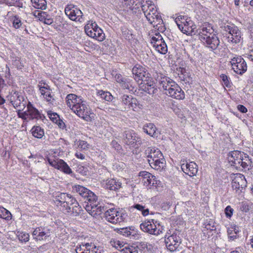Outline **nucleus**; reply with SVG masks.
<instances>
[{"label": "nucleus", "instance_id": "obj_37", "mask_svg": "<svg viewBox=\"0 0 253 253\" xmlns=\"http://www.w3.org/2000/svg\"><path fill=\"white\" fill-rule=\"evenodd\" d=\"M251 161L248 156H243L240 161L239 168L241 166L244 169H249V167L251 165Z\"/></svg>", "mask_w": 253, "mask_h": 253}, {"label": "nucleus", "instance_id": "obj_15", "mask_svg": "<svg viewBox=\"0 0 253 253\" xmlns=\"http://www.w3.org/2000/svg\"><path fill=\"white\" fill-rule=\"evenodd\" d=\"M164 242L167 249L170 252L175 251L180 244V238L176 234H173L171 235L165 237Z\"/></svg>", "mask_w": 253, "mask_h": 253}, {"label": "nucleus", "instance_id": "obj_7", "mask_svg": "<svg viewBox=\"0 0 253 253\" xmlns=\"http://www.w3.org/2000/svg\"><path fill=\"white\" fill-rule=\"evenodd\" d=\"M123 140L125 144L132 147H137L142 144L141 139L132 130H127L124 132Z\"/></svg>", "mask_w": 253, "mask_h": 253}, {"label": "nucleus", "instance_id": "obj_31", "mask_svg": "<svg viewBox=\"0 0 253 253\" xmlns=\"http://www.w3.org/2000/svg\"><path fill=\"white\" fill-rule=\"evenodd\" d=\"M121 186V183L114 178L107 179L106 182L105 187L111 190H116Z\"/></svg>", "mask_w": 253, "mask_h": 253}, {"label": "nucleus", "instance_id": "obj_19", "mask_svg": "<svg viewBox=\"0 0 253 253\" xmlns=\"http://www.w3.org/2000/svg\"><path fill=\"white\" fill-rule=\"evenodd\" d=\"M122 103L125 106L126 109H132L134 111L137 108V100L131 95L124 94L121 97Z\"/></svg>", "mask_w": 253, "mask_h": 253}, {"label": "nucleus", "instance_id": "obj_40", "mask_svg": "<svg viewBox=\"0 0 253 253\" xmlns=\"http://www.w3.org/2000/svg\"><path fill=\"white\" fill-rule=\"evenodd\" d=\"M98 94L103 99L106 101H110L112 100L113 96L108 91H104L103 90H99L98 91Z\"/></svg>", "mask_w": 253, "mask_h": 253}, {"label": "nucleus", "instance_id": "obj_48", "mask_svg": "<svg viewBox=\"0 0 253 253\" xmlns=\"http://www.w3.org/2000/svg\"><path fill=\"white\" fill-rule=\"evenodd\" d=\"M23 110V109L19 108V109L18 110V112H17L18 116L19 118H22V119H23L25 121H27V120L28 119V117L27 110L23 112H21V111Z\"/></svg>", "mask_w": 253, "mask_h": 253}, {"label": "nucleus", "instance_id": "obj_21", "mask_svg": "<svg viewBox=\"0 0 253 253\" xmlns=\"http://www.w3.org/2000/svg\"><path fill=\"white\" fill-rule=\"evenodd\" d=\"M181 168L185 174L191 177L196 175L198 170V166L194 162H190L186 164H183Z\"/></svg>", "mask_w": 253, "mask_h": 253}, {"label": "nucleus", "instance_id": "obj_60", "mask_svg": "<svg viewBox=\"0 0 253 253\" xmlns=\"http://www.w3.org/2000/svg\"><path fill=\"white\" fill-rule=\"evenodd\" d=\"M111 145L116 150H119L121 147L120 144L115 140L112 141Z\"/></svg>", "mask_w": 253, "mask_h": 253}, {"label": "nucleus", "instance_id": "obj_34", "mask_svg": "<svg viewBox=\"0 0 253 253\" xmlns=\"http://www.w3.org/2000/svg\"><path fill=\"white\" fill-rule=\"evenodd\" d=\"M120 233L126 237H130L134 236L136 234V231L134 227H129L120 229Z\"/></svg>", "mask_w": 253, "mask_h": 253}, {"label": "nucleus", "instance_id": "obj_42", "mask_svg": "<svg viewBox=\"0 0 253 253\" xmlns=\"http://www.w3.org/2000/svg\"><path fill=\"white\" fill-rule=\"evenodd\" d=\"M131 208H134L138 211H141L142 214L143 216H146L149 214L148 209H145V207L140 204H135L133 206L131 207Z\"/></svg>", "mask_w": 253, "mask_h": 253}, {"label": "nucleus", "instance_id": "obj_12", "mask_svg": "<svg viewBox=\"0 0 253 253\" xmlns=\"http://www.w3.org/2000/svg\"><path fill=\"white\" fill-rule=\"evenodd\" d=\"M73 190L89 203L96 199V195L90 190L80 185H75Z\"/></svg>", "mask_w": 253, "mask_h": 253}, {"label": "nucleus", "instance_id": "obj_10", "mask_svg": "<svg viewBox=\"0 0 253 253\" xmlns=\"http://www.w3.org/2000/svg\"><path fill=\"white\" fill-rule=\"evenodd\" d=\"M232 68L237 74L242 75L247 69L245 60L241 56H237L231 59L230 61Z\"/></svg>", "mask_w": 253, "mask_h": 253}, {"label": "nucleus", "instance_id": "obj_2", "mask_svg": "<svg viewBox=\"0 0 253 253\" xmlns=\"http://www.w3.org/2000/svg\"><path fill=\"white\" fill-rule=\"evenodd\" d=\"M159 89L163 91L164 94L176 99H183L185 97L184 91L179 86L167 77L161 76Z\"/></svg>", "mask_w": 253, "mask_h": 253}, {"label": "nucleus", "instance_id": "obj_5", "mask_svg": "<svg viewBox=\"0 0 253 253\" xmlns=\"http://www.w3.org/2000/svg\"><path fill=\"white\" fill-rule=\"evenodd\" d=\"M224 28V30L227 32V34H226V38L228 42L237 44L240 42L242 39V35L237 27L233 25H227Z\"/></svg>", "mask_w": 253, "mask_h": 253}, {"label": "nucleus", "instance_id": "obj_9", "mask_svg": "<svg viewBox=\"0 0 253 253\" xmlns=\"http://www.w3.org/2000/svg\"><path fill=\"white\" fill-rule=\"evenodd\" d=\"M64 11L70 20L80 22L84 21L83 12L76 5L72 4H68L65 7Z\"/></svg>", "mask_w": 253, "mask_h": 253}, {"label": "nucleus", "instance_id": "obj_29", "mask_svg": "<svg viewBox=\"0 0 253 253\" xmlns=\"http://www.w3.org/2000/svg\"><path fill=\"white\" fill-rule=\"evenodd\" d=\"M69 208L70 211H64L68 214H70L73 216H77L79 215L81 211H82L81 207L79 205V203L75 198V201H72L69 204Z\"/></svg>", "mask_w": 253, "mask_h": 253}, {"label": "nucleus", "instance_id": "obj_20", "mask_svg": "<svg viewBox=\"0 0 253 253\" xmlns=\"http://www.w3.org/2000/svg\"><path fill=\"white\" fill-rule=\"evenodd\" d=\"M203 44L210 50L214 51L217 49L219 45L220 41L216 35L210 37L205 40V41H201Z\"/></svg>", "mask_w": 253, "mask_h": 253}, {"label": "nucleus", "instance_id": "obj_23", "mask_svg": "<svg viewBox=\"0 0 253 253\" xmlns=\"http://www.w3.org/2000/svg\"><path fill=\"white\" fill-rule=\"evenodd\" d=\"M27 112L28 119H42L43 115L40 113L38 109L35 108L31 102L27 105Z\"/></svg>", "mask_w": 253, "mask_h": 253}, {"label": "nucleus", "instance_id": "obj_28", "mask_svg": "<svg viewBox=\"0 0 253 253\" xmlns=\"http://www.w3.org/2000/svg\"><path fill=\"white\" fill-rule=\"evenodd\" d=\"M91 211L92 212H95L94 214H100L103 211L105 212L104 206L98 201L97 197L96 196V199L94 201H90L89 203Z\"/></svg>", "mask_w": 253, "mask_h": 253}, {"label": "nucleus", "instance_id": "obj_55", "mask_svg": "<svg viewBox=\"0 0 253 253\" xmlns=\"http://www.w3.org/2000/svg\"><path fill=\"white\" fill-rule=\"evenodd\" d=\"M125 253H138L137 249L134 247H130L125 249Z\"/></svg>", "mask_w": 253, "mask_h": 253}, {"label": "nucleus", "instance_id": "obj_53", "mask_svg": "<svg viewBox=\"0 0 253 253\" xmlns=\"http://www.w3.org/2000/svg\"><path fill=\"white\" fill-rule=\"evenodd\" d=\"M18 238L20 241L26 242L29 240V235L27 233H21L18 235Z\"/></svg>", "mask_w": 253, "mask_h": 253}, {"label": "nucleus", "instance_id": "obj_54", "mask_svg": "<svg viewBox=\"0 0 253 253\" xmlns=\"http://www.w3.org/2000/svg\"><path fill=\"white\" fill-rule=\"evenodd\" d=\"M10 6H15L18 7H23V3L21 0H11Z\"/></svg>", "mask_w": 253, "mask_h": 253}, {"label": "nucleus", "instance_id": "obj_11", "mask_svg": "<svg viewBox=\"0 0 253 253\" xmlns=\"http://www.w3.org/2000/svg\"><path fill=\"white\" fill-rule=\"evenodd\" d=\"M232 177V187L236 193H240L247 186V181L244 175L240 173L234 174Z\"/></svg>", "mask_w": 253, "mask_h": 253}, {"label": "nucleus", "instance_id": "obj_51", "mask_svg": "<svg viewBox=\"0 0 253 253\" xmlns=\"http://www.w3.org/2000/svg\"><path fill=\"white\" fill-rule=\"evenodd\" d=\"M233 209L230 206H228L225 209L224 211L226 216L227 218H230L233 215Z\"/></svg>", "mask_w": 253, "mask_h": 253}, {"label": "nucleus", "instance_id": "obj_22", "mask_svg": "<svg viewBox=\"0 0 253 253\" xmlns=\"http://www.w3.org/2000/svg\"><path fill=\"white\" fill-rule=\"evenodd\" d=\"M243 157V154L240 151H233L229 153L228 160L231 166L238 168L240 164V161Z\"/></svg>", "mask_w": 253, "mask_h": 253}, {"label": "nucleus", "instance_id": "obj_41", "mask_svg": "<svg viewBox=\"0 0 253 253\" xmlns=\"http://www.w3.org/2000/svg\"><path fill=\"white\" fill-rule=\"evenodd\" d=\"M160 41L161 42L159 43V47H160V49H159V53L162 54H165L168 52L167 45L162 37L161 39H159V42Z\"/></svg>", "mask_w": 253, "mask_h": 253}, {"label": "nucleus", "instance_id": "obj_35", "mask_svg": "<svg viewBox=\"0 0 253 253\" xmlns=\"http://www.w3.org/2000/svg\"><path fill=\"white\" fill-rule=\"evenodd\" d=\"M33 135L37 138H41L44 135V130L39 126H34L32 130Z\"/></svg>", "mask_w": 253, "mask_h": 253}, {"label": "nucleus", "instance_id": "obj_14", "mask_svg": "<svg viewBox=\"0 0 253 253\" xmlns=\"http://www.w3.org/2000/svg\"><path fill=\"white\" fill-rule=\"evenodd\" d=\"M47 161L50 166L65 173L70 174L72 172L71 169L67 163L61 159H56L55 160L47 158Z\"/></svg>", "mask_w": 253, "mask_h": 253}, {"label": "nucleus", "instance_id": "obj_38", "mask_svg": "<svg viewBox=\"0 0 253 253\" xmlns=\"http://www.w3.org/2000/svg\"><path fill=\"white\" fill-rule=\"evenodd\" d=\"M0 218L9 220L11 218V213L5 208L0 207Z\"/></svg>", "mask_w": 253, "mask_h": 253}, {"label": "nucleus", "instance_id": "obj_36", "mask_svg": "<svg viewBox=\"0 0 253 253\" xmlns=\"http://www.w3.org/2000/svg\"><path fill=\"white\" fill-rule=\"evenodd\" d=\"M33 6L37 9H45L46 7L45 0H31Z\"/></svg>", "mask_w": 253, "mask_h": 253}, {"label": "nucleus", "instance_id": "obj_1", "mask_svg": "<svg viewBox=\"0 0 253 253\" xmlns=\"http://www.w3.org/2000/svg\"><path fill=\"white\" fill-rule=\"evenodd\" d=\"M67 106L79 117L87 122L94 119L95 114L91 111L85 101L81 96L75 94H69L66 97Z\"/></svg>", "mask_w": 253, "mask_h": 253}, {"label": "nucleus", "instance_id": "obj_44", "mask_svg": "<svg viewBox=\"0 0 253 253\" xmlns=\"http://www.w3.org/2000/svg\"><path fill=\"white\" fill-rule=\"evenodd\" d=\"M228 237L230 240L233 241L237 238V231L235 230V229L231 228L228 229Z\"/></svg>", "mask_w": 253, "mask_h": 253}, {"label": "nucleus", "instance_id": "obj_45", "mask_svg": "<svg viewBox=\"0 0 253 253\" xmlns=\"http://www.w3.org/2000/svg\"><path fill=\"white\" fill-rule=\"evenodd\" d=\"M121 86L124 89H130L132 84L130 82V80L125 78L124 80L120 84Z\"/></svg>", "mask_w": 253, "mask_h": 253}, {"label": "nucleus", "instance_id": "obj_50", "mask_svg": "<svg viewBox=\"0 0 253 253\" xmlns=\"http://www.w3.org/2000/svg\"><path fill=\"white\" fill-rule=\"evenodd\" d=\"M48 115L50 120L54 123H57V121H58L60 118L59 115L55 113L49 112L48 113Z\"/></svg>", "mask_w": 253, "mask_h": 253}, {"label": "nucleus", "instance_id": "obj_18", "mask_svg": "<svg viewBox=\"0 0 253 253\" xmlns=\"http://www.w3.org/2000/svg\"><path fill=\"white\" fill-rule=\"evenodd\" d=\"M215 35L212 26L210 24H205L200 29L199 33V40L200 41H205L206 37L208 38Z\"/></svg>", "mask_w": 253, "mask_h": 253}, {"label": "nucleus", "instance_id": "obj_59", "mask_svg": "<svg viewBox=\"0 0 253 253\" xmlns=\"http://www.w3.org/2000/svg\"><path fill=\"white\" fill-rule=\"evenodd\" d=\"M141 6H150V5H152V2L150 0H141L140 1Z\"/></svg>", "mask_w": 253, "mask_h": 253}, {"label": "nucleus", "instance_id": "obj_33", "mask_svg": "<svg viewBox=\"0 0 253 253\" xmlns=\"http://www.w3.org/2000/svg\"><path fill=\"white\" fill-rule=\"evenodd\" d=\"M143 129L148 135L155 137L156 135V127L154 124L150 123L143 126Z\"/></svg>", "mask_w": 253, "mask_h": 253}, {"label": "nucleus", "instance_id": "obj_13", "mask_svg": "<svg viewBox=\"0 0 253 253\" xmlns=\"http://www.w3.org/2000/svg\"><path fill=\"white\" fill-rule=\"evenodd\" d=\"M8 100L15 109H24L26 106V101L23 96L17 92H11L8 97Z\"/></svg>", "mask_w": 253, "mask_h": 253}, {"label": "nucleus", "instance_id": "obj_17", "mask_svg": "<svg viewBox=\"0 0 253 253\" xmlns=\"http://www.w3.org/2000/svg\"><path fill=\"white\" fill-rule=\"evenodd\" d=\"M154 221V219H152L142 223L140 225L141 229L144 232L150 234L158 235V230Z\"/></svg>", "mask_w": 253, "mask_h": 253}, {"label": "nucleus", "instance_id": "obj_58", "mask_svg": "<svg viewBox=\"0 0 253 253\" xmlns=\"http://www.w3.org/2000/svg\"><path fill=\"white\" fill-rule=\"evenodd\" d=\"M154 5H150V6H142L141 8L143 12L144 13L145 15L148 13V11H149L150 9L154 7Z\"/></svg>", "mask_w": 253, "mask_h": 253}, {"label": "nucleus", "instance_id": "obj_62", "mask_svg": "<svg viewBox=\"0 0 253 253\" xmlns=\"http://www.w3.org/2000/svg\"><path fill=\"white\" fill-rule=\"evenodd\" d=\"M238 110L241 113H245L247 112V109L244 105H239L237 106Z\"/></svg>", "mask_w": 253, "mask_h": 253}, {"label": "nucleus", "instance_id": "obj_61", "mask_svg": "<svg viewBox=\"0 0 253 253\" xmlns=\"http://www.w3.org/2000/svg\"><path fill=\"white\" fill-rule=\"evenodd\" d=\"M55 124H56L59 126V127L61 129H64L65 127V123L60 118L59 120H58V121H57V123H55Z\"/></svg>", "mask_w": 253, "mask_h": 253}, {"label": "nucleus", "instance_id": "obj_32", "mask_svg": "<svg viewBox=\"0 0 253 253\" xmlns=\"http://www.w3.org/2000/svg\"><path fill=\"white\" fill-rule=\"evenodd\" d=\"M92 243H86L82 245H78L76 248L77 253H91L90 249L92 247Z\"/></svg>", "mask_w": 253, "mask_h": 253}, {"label": "nucleus", "instance_id": "obj_30", "mask_svg": "<svg viewBox=\"0 0 253 253\" xmlns=\"http://www.w3.org/2000/svg\"><path fill=\"white\" fill-rule=\"evenodd\" d=\"M150 152V153L148 155V162L152 168L156 169V167L158 166V157L157 156L158 152H157L155 148H151Z\"/></svg>", "mask_w": 253, "mask_h": 253}, {"label": "nucleus", "instance_id": "obj_49", "mask_svg": "<svg viewBox=\"0 0 253 253\" xmlns=\"http://www.w3.org/2000/svg\"><path fill=\"white\" fill-rule=\"evenodd\" d=\"M21 21L18 16H15L13 21V26L15 29H18L21 26Z\"/></svg>", "mask_w": 253, "mask_h": 253}, {"label": "nucleus", "instance_id": "obj_26", "mask_svg": "<svg viewBox=\"0 0 253 253\" xmlns=\"http://www.w3.org/2000/svg\"><path fill=\"white\" fill-rule=\"evenodd\" d=\"M33 235L34 236V238L37 240H42L50 236V232L49 230L47 229L38 227L34 230Z\"/></svg>", "mask_w": 253, "mask_h": 253}, {"label": "nucleus", "instance_id": "obj_64", "mask_svg": "<svg viewBox=\"0 0 253 253\" xmlns=\"http://www.w3.org/2000/svg\"><path fill=\"white\" fill-rule=\"evenodd\" d=\"M92 247H91L90 249V253H100V252H99L97 251V249H96V247L92 243Z\"/></svg>", "mask_w": 253, "mask_h": 253}, {"label": "nucleus", "instance_id": "obj_63", "mask_svg": "<svg viewBox=\"0 0 253 253\" xmlns=\"http://www.w3.org/2000/svg\"><path fill=\"white\" fill-rule=\"evenodd\" d=\"M115 79L117 82L120 84L124 80V78H123L121 75L120 74H117L115 77Z\"/></svg>", "mask_w": 253, "mask_h": 253}, {"label": "nucleus", "instance_id": "obj_56", "mask_svg": "<svg viewBox=\"0 0 253 253\" xmlns=\"http://www.w3.org/2000/svg\"><path fill=\"white\" fill-rule=\"evenodd\" d=\"M171 204L170 202H164L161 204V208L164 211H167L169 209Z\"/></svg>", "mask_w": 253, "mask_h": 253}, {"label": "nucleus", "instance_id": "obj_39", "mask_svg": "<svg viewBox=\"0 0 253 253\" xmlns=\"http://www.w3.org/2000/svg\"><path fill=\"white\" fill-rule=\"evenodd\" d=\"M38 87L39 88L40 93L42 96L45 94L48 89H50L49 86L42 81H41L39 83Z\"/></svg>", "mask_w": 253, "mask_h": 253}, {"label": "nucleus", "instance_id": "obj_52", "mask_svg": "<svg viewBox=\"0 0 253 253\" xmlns=\"http://www.w3.org/2000/svg\"><path fill=\"white\" fill-rule=\"evenodd\" d=\"M220 78H221L222 83L224 85H225L227 87H229L230 86V82L228 80V77L226 75H225L224 74H222L220 76Z\"/></svg>", "mask_w": 253, "mask_h": 253}, {"label": "nucleus", "instance_id": "obj_4", "mask_svg": "<svg viewBox=\"0 0 253 253\" xmlns=\"http://www.w3.org/2000/svg\"><path fill=\"white\" fill-rule=\"evenodd\" d=\"M54 203L57 207H60V210L64 211H69V204L75 201V198L70 194L65 193H58L54 199Z\"/></svg>", "mask_w": 253, "mask_h": 253}, {"label": "nucleus", "instance_id": "obj_47", "mask_svg": "<svg viewBox=\"0 0 253 253\" xmlns=\"http://www.w3.org/2000/svg\"><path fill=\"white\" fill-rule=\"evenodd\" d=\"M78 148L81 150H86L89 148V145L87 142L80 140L78 142Z\"/></svg>", "mask_w": 253, "mask_h": 253}, {"label": "nucleus", "instance_id": "obj_46", "mask_svg": "<svg viewBox=\"0 0 253 253\" xmlns=\"http://www.w3.org/2000/svg\"><path fill=\"white\" fill-rule=\"evenodd\" d=\"M166 165V161L164 159L163 154L159 151V169L162 168V169H165Z\"/></svg>", "mask_w": 253, "mask_h": 253}, {"label": "nucleus", "instance_id": "obj_57", "mask_svg": "<svg viewBox=\"0 0 253 253\" xmlns=\"http://www.w3.org/2000/svg\"><path fill=\"white\" fill-rule=\"evenodd\" d=\"M158 41V39L155 37H152L151 38V43L153 44V46L155 48L156 51H158V44H157L156 42Z\"/></svg>", "mask_w": 253, "mask_h": 253}, {"label": "nucleus", "instance_id": "obj_43", "mask_svg": "<svg viewBox=\"0 0 253 253\" xmlns=\"http://www.w3.org/2000/svg\"><path fill=\"white\" fill-rule=\"evenodd\" d=\"M51 90L50 88L43 95V98L46 100L47 102L49 103L52 104L54 101L53 96L51 95Z\"/></svg>", "mask_w": 253, "mask_h": 253}, {"label": "nucleus", "instance_id": "obj_8", "mask_svg": "<svg viewBox=\"0 0 253 253\" xmlns=\"http://www.w3.org/2000/svg\"><path fill=\"white\" fill-rule=\"evenodd\" d=\"M126 216L125 213H121L114 208L110 209L105 211L104 217L106 220L113 224L123 222Z\"/></svg>", "mask_w": 253, "mask_h": 253}, {"label": "nucleus", "instance_id": "obj_24", "mask_svg": "<svg viewBox=\"0 0 253 253\" xmlns=\"http://www.w3.org/2000/svg\"><path fill=\"white\" fill-rule=\"evenodd\" d=\"M132 72L135 76V80L137 78L138 80L141 81L143 79L145 80V78L149 75L146 69L139 65L134 66L132 69Z\"/></svg>", "mask_w": 253, "mask_h": 253}, {"label": "nucleus", "instance_id": "obj_16", "mask_svg": "<svg viewBox=\"0 0 253 253\" xmlns=\"http://www.w3.org/2000/svg\"><path fill=\"white\" fill-rule=\"evenodd\" d=\"M139 176L142 177V182L146 186L151 188L152 187H157V181L156 177L147 171H141Z\"/></svg>", "mask_w": 253, "mask_h": 253}, {"label": "nucleus", "instance_id": "obj_27", "mask_svg": "<svg viewBox=\"0 0 253 253\" xmlns=\"http://www.w3.org/2000/svg\"><path fill=\"white\" fill-rule=\"evenodd\" d=\"M147 20L151 24L154 25V27L157 26L158 22V12L156 7L154 6L152 8L150 9L149 11L146 14Z\"/></svg>", "mask_w": 253, "mask_h": 253}, {"label": "nucleus", "instance_id": "obj_25", "mask_svg": "<svg viewBox=\"0 0 253 253\" xmlns=\"http://www.w3.org/2000/svg\"><path fill=\"white\" fill-rule=\"evenodd\" d=\"M142 79L141 84H143L147 85V87L145 86V89L147 88L148 93L150 94H154L157 92V86L155 83H154L152 79L149 77V75H147L146 78Z\"/></svg>", "mask_w": 253, "mask_h": 253}, {"label": "nucleus", "instance_id": "obj_6", "mask_svg": "<svg viewBox=\"0 0 253 253\" xmlns=\"http://www.w3.org/2000/svg\"><path fill=\"white\" fill-rule=\"evenodd\" d=\"M86 34L89 37L102 42L105 39V34L95 22H91L84 27Z\"/></svg>", "mask_w": 253, "mask_h": 253}, {"label": "nucleus", "instance_id": "obj_3", "mask_svg": "<svg viewBox=\"0 0 253 253\" xmlns=\"http://www.w3.org/2000/svg\"><path fill=\"white\" fill-rule=\"evenodd\" d=\"M179 29L187 35H191L195 33L196 26L191 19L190 17L187 16L179 15L175 19Z\"/></svg>", "mask_w": 253, "mask_h": 253}]
</instances>
